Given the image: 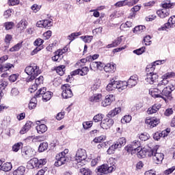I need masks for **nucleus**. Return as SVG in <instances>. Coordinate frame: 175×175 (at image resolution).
<instances>
[{
  "label": "nucleus",
  "mask_w": 175,
  "mask_h": 175,
  "mask_svg": "<svg viewBox=\"0 0 175 175\" xmlns=\"http://www.w3.org/2000/svg\"><path fill=\"white\" fill-rule=\"evenodd\" d=\"M152 148H140L139 150H136L137 157L138 158H146V157H152V152L151 151Z\"/></svg>",
  "instance_id": "9d476101"
},
{
  "label": "nucleus",
  "mask_w": 175,
  "mask_h": 175,
  "mask_svg": "<svg viewBox=\"0 0 175 175\" xmlns=\"http://www.w3.org/2000/svg\"><path fill=\"white\" fill-rule=\"evenodd\" d=\"M47 160L46 159H41L40 160L38 158L31 159L27 165V167L29 169H35V167H42L46 163Z\"/></svg>",
  "instance_id": "39448f33"
},
{
  "label": "nucleus",
  "mask_w": 175,
  "mask_h": 175,
  "mask_svg": "<svg viewBox=\"0 0 175 175\" xmlns=\"http://www.w3.org/2000/svg\"><path fill=\"white\" fill-rule=\"evenodd\" d=\"M62 96L64 99H69V98H72V96H73V92H72L69 84H64L62 85Z\"/></svg>",
  "instance_id": "6e6552de"
},
{
  "label": "nucleus",
  "mask_w": 175,
  "mask_h": 175,
  "mask_svg": "<svg viewBox=\"0 0 175 175\" xmlns=\"http://www.w3.org/2000/svg\"><path fill=\"white\" fill-rule=\"evenodd\" d=\"M117 69V66L114 63H108L104 66V70L107 73H114Z\"/></svg>",
  "instance_id": "6ab92c4d"
},
{
  "label": "nucleus",
  "mask_w": 175,
  "mask_h": 175,
  "mask_svg": "<svg viewBox=\"0 0 175 175\" xmlns=\"http://www.w3.org/2000/svg\"><path fill=\"white\" fill-rule=\"evenodd\" d=\"M174 6V3H170V1H167L162 4L163 9H172Z\"/></svg>",
  "instance_id": "09e8293b"
},
{
  "label": "nucleus",
  "mask_w": 175,
  "mask_h": 175,
  "mask_svg": "<svg viewBox=\"0 0 175 175\" xmlns=\"http://www.w3.org/2000/svg\"><path fill=\"white\" fill-rule=\"evenodd\" d=\"M99 162H100V156H97L94 159H92L91 165L96 166V165H98V163H99Z\"/></svg>",
  "instance_id": "bf43d9fd"
},
{
  "label": "nucleus",
  "mask_w": 175,
  "mask_h": 175,
  "mask_svg": "<svg viewBox=\"0 0 175 175\" xmlns=\"http://www.w3.org/2000/svg\"><path fill=\"white\" fill-rule=\"evenodd\" d=\"M48 147H49V144H47V142L41 143L38 147L39 152H43L44 151H46Z\"/></svg>",
  "instance_id": "a19ab883"
},
{
  "label": "nucleus",
  "mask_w": 175,
  "mask_h": 175,
  "mask_svg": "<svg viewBox=\"0 0 175 175\" xmlns=\"http://www.w3.org/2000/svg\"><path fill=\"white\" fill-rule=\"evenodd\" d=\"M55 70L57 75H59V76H64L65 73V66L64 65L59 66L56 68Z\"/></svg>",
  "instance_id": "ea45409f"
},
{
  "label": "nucleus",
  "mask_w": 175,
  "mask_h": 175,
  "mask_svg": "<svg viewBox=\"0 0 175 175\" xmlns=\"http://www.w3.org/2000/svg\"><path fill=\"white\" fill-rule=\"evenodd\" d=\"M157 14L160 18H166L170 14V10L163 8L157 11Z\"/></svg>",
  "instance_id": "aec40b11"
},
{
  "label": "nucleus",
  "mask_w": 175,
  "mask_h": 175,
  "mask_svg": "<svg viewBox=\"0 0 175 175\" xmlns=\"http://www.w3.org/2000/svg\"><path fill=\"white\" fill-rule=\"evenodd\" d=\"M154 70H155V64L153 62L146 66V72H150H150Z\"/></svg>",
  "instance_id": "69168bd1"
},
{
  "label": "nucleus",
  "mask_w": 175,
  "mask_h": 175,
  "mask_svg": "<svg viewBox=\"0 0 175 175\" xmlns=\"http://www.w3.org/2000/svg\"><path fill=\"white\" fill-rule=\"evenodd\" d=\"M139 137L142 142H146L150 139V135L147 133H144L139 135Z\"/></svg>",
  "instance_id": "6e6d98bb"
},
{
  "label": "nucleus",
  "mask_w": 175,
  "mask_h": 175,
  "mask_svg": "<svg viewBox=\"0 0 175 175\" xmlns=\"http://www.w3.org/2000/svg\"><path fill=\"white\" fill-rule=\"evenodd\" d=\"M103 117H105V115L102 114V113H98L96 115H95L93 118V121L94 122H102V120H103Z\"/></svg>",
  "instance_id": "79ce46f5"
},
{
  "label": "nucleus",
  "mask_w": 175,
  "mask_h": 175,
  "mask_svg": "<svg viewBox=\"0 0 175 175\" xmlns=\"http://www.w3.org/2000/svg\"><path fill=\"white\" fill-rule=\"evenodd\" d=\"M175 170V166H173L170 168H168L167 170H165L163 172V174L165 175H169V174H172V173Z\"/></svg>",
  "instance_id": "774afa93"
},
{
  "label": "nucleus",
  "mask_w": 175,
  "mask_h": 175,
  "mask_svg": "<svg viewBox=\"0 0 175 175\" xmlns=\"http://www.w3.org/2000/svg\"><path fill=\"white\" fill-rule=\"evenodd\" d=\"M137 81H139V77L137 75H132L126 81L127 85L129 88H132V87H135L136 84H137Z\"/></svg>",
  "instance_id": "a211bd4d"
},
{
  "label": "nucleus",
  "mask_w": 175,
  "mask_h": 175,
  "mask_svg": "<svg viewBox=\"0 0 175 175\" xmlns=\"http://www.w3.org/2000/svg\"><path fill=\"white\" fill-rule=\"evenodd\" d=\"M175 24V15L169 18L167 23H165L161 27L158 29V31H166L170 29V28H174Z\"/></svg>",
  "instance_id": "9b49d317"
},
{
  "label": "nucleus",
  "mask_w": 175,
  "mask_h": 175,
  "mask_svg": "<svg viewBox=\"0 0 175 175\" xmlns=\"http://www.w3.org/2000/svg\"><path fill=\"white\" fill-rule=\"evenodd\" d=\"M63 57L61 50H58L55 53V55L52 57V61H54L55 62H59V59Z\"/></svg>",
  "instance_id": "c85d7f7f"
},
{
  "label": "nucleus",
  "mask_w": 175,
  "mask_h": 175,
  "mask_svg": "<svg viewBox=\"0 0 175 175\" xmlns=\"http://www.w3.org/2000/svg\"><path fill=\"white\" fill-rule=\"evenodd\" d=\"M21 147H23V143L21 142H18L16 144H15L13 146H12V150L14 152H17L18 151V150H20V148H21Z\"/></svg>",
  "instance_id": "4d7b16f0"
},
{
  "label": "nucleus",
  "mask_w": 175,
  "mask_h": 175,
  "mask_svg": "<svg viewBox=\"0 0 175 175\" xmlns=\"http://www.w3.org/2000/svg\"><path fill=\"white\" fill-rule=\"evenodd\" d=\"M172 91H174V86H173V85L163 88L162 90H161L160 98L166 102V100H167V97L170 96Z\"/></svg>",
  "instance_id": "0eeeda50"
},
{
  "label": "nucleus",
  "mask_w": 175,
  "mask_h": 175,
  "mask_svg": "<svg viewBox=\"0 0 175 175\" xmlns=\"http://www.w3.org/2000/svg\"><path fill=\"white\" fill-rule=\"evenodd\" d=\"M18 74H12L9 77V80L11 83H14L18 79Z\"/></svg>",
  "instance_id": "e2e57ef3"
},
{
  "label": "nucleus",
  "mask_w": 175,
  "mask_h": 175,
  "mask_svg": "<svg viewBox=\"0 0 175 175\" xmlns=\"http://www.w3.org/2000/svg\"><path fill=\"white\" fill-rule=\"evenodd\" d=\"M133 148L136 151H139L140 148H142V144H140V141L139 140H134L133 142L131 143Z\"/></svg>",
  "instance_id": "473e14b6"
},
{
  "label": "nucleus",
  "mask_w": 175,
  "mask_h": 175,
  "mask_svg": "<svg viewBox=\"0 0 175 175\" xmlns=\"http://www.w3.org/2000/svg\"><path fill=\"white\" fill-rule=\"evenodd\" d=\"M12 163H5L2 164L0 170H3V172H10L12 170Z\"/></svg>",
  "instance_id": "2f4dec72"
},
{
  "label": "nucleus",
  "mask_w": 175,
  "mask_h": 175,
  "mask_svg": "<svg viewBox=\"0 0 175 175\" xmlns=\"http://www.w3.org/2000/svg\"><path fill=\"white\" fill-rule=\"evenodd\" d=\"M124 150L128 152H131L132 155H133V154H135L136 152V151L133 148V146H132L131 144L125 146Z\"/></svg>",
  "instance_id": "3c124183"
},
{
  "label": "nucleus",
  "mask_w": 175,
  "mask_h": 175,
  "mask_svg": "<svg viewBox=\"0 0 175 175\" xmlns=\"http://www.w3.org/2000/svg\"><path fill=\"white\" fill-rule=\"evenodd\" d=\"M27 27H28V22L25 19H22L17 23L16 29L21 33L27 29Z\"/></svg>",
  "instance_id": "f3484780"
},
{
  "label": "nucleus",
  "mask_w": 175,
  "mask_h": 175,
  "mask_svg": "<svg viewBox=\"0 0 175 175\" xmlns=\"http://www.w3.org/2000/svg\"><path fill=\"white\" fill-rule=\"evenodd\" d=\"M14 26V23L13 22H6L4 23V27L7 31H9V29H12Z\"/></svg>",
  "instance_id": "680f3d73"
},
{
  "label": "nucleus",
  "mask_w": 175,
  "mask_h": 175,
  "mask_svg": "<svg viewBox=\"0 0 175 175\" xmlns=\"http://www.w3.org/2000/svg\"><path fill=\"white\" fill-rule=\"evenodd\" d=\"M105 140H106V137L105 135H100L95 137L93 142L94 143H102V142H105Z\"/></svg>",
  "instance_id": "8fccbe9b"
},
{
  "label": "nucleus",
  "mask_w": 175,
  "mask_h": 175,
  "mask_svg": "<svg viewBox=\"0 0 175 175\" xmlns=\"http://www.w3.org/2000/svg\"><path fill=\"white\" fill-rule=\"evenodd\" d=\"M106 90L108 91V92H110V91H114V90H117V83L114 78L110 80V82L106 87Z\"/></svg>",
  "instance_id": "5701e85b"
},
{
  "label": "nucleus",
  "mask_w": 175,
  "mask_h": 175,
  "mask_svg": "<svg viewBox=\"0 0 175 175\" xmlns=\"http://www.w3.org/2000/svg\"><path fill=\"white\" fill-rule=\"evenodd\" d=\"M131 120H132V116L129 115H126L122 118L121 122L122 124H128V122H131Z\"/></svg>",
  "instance_id": "de8ad7c7"
},
{
  "label": "nucleus",
  "mask_w": 175,
  "mask_h": 175,
  "mask_svg": "<svg viewBox=\"0 0 175 175\" xmlns=\"http://www.w3.org/2000/svg\"><path fill=\"white\" fill-rule=\"evenodd\" d=\"M161 104H154L152 107H149L147 110L148 114H155L159 109H161Z\"/></svg>",
  "instance_id": "393cba45"
},
{
  "label": "nucleus",
  "mask_w": 175,
  "mask_h": 175,
  "mask_svg": "<svg viewBox=\"0 0 175 175\" xmlns=\"http://www.w3.org/2000/svg\"><path fill=\"white\" fill-rule=\"evenodd\" d=\"M43 24L44 28H46V29H49V28H51V27H53V19L43 20Z\"/></svg>",
  "instance_id": "4c0bfd02"
},
{
  "label": "nucleus",
  "mask_w": 175,
  "mask_h": 175,
  "mask_svg": "<svg viewBox=\"0 0 175 175\" xmlns=\"http://www.w3.org/2000/svg\"><path fill=\"white\" fill-rule=\"evenodd\" d=\"M90 102L92 103H98L102 100V94H93L89 98Z\"/></svg>",
  "instance_id": "a878e982"
},
{
  "label": "nucleus",
  "mask_w": 175,
  "mask_h": 175,
  "mask_svg": "<svg viewBox=\"0 0 175 175\" xmlns=\"http://www.w3.org/2000/svg\"><path fill=\"white\" fill-rule=\"evenodd\" d=\"M44 43V40H43L42 38H37L34 42L33 45L36 46L37 47L35 48L33 51L31 52V55H35V54H38L40 50L43 49V46H42V44Z\"/></svg>",
  "instance_id": "4468645a"
},
{
  "label": "nucleus",
  "mask_w": 175,
  "mask_h": 175,
  "mask_svg": "<svg viewBox=\"0 0 175 175\" xmlns=\"http://www.w3.org/2000/svg\"><path fill=\"white\" fill-rule=\"evenodd\" d=\"M161 91H162V89L157 88H150L149 90V94L152 96V98H161Z\"/></svg>",
  "instance_id": "412c9836"
},
{
  "label": "nucleus",
  "mask_w": 175,
  "mask_h": 175,
  "mask_svg": "<svg viewBox=\"0 0 175 175\" xmlns=\"http://www.w3.org/2000/svg\"><path fill=\"white\" fill-rule=\"evenodd\" d=\"M157 81H158V74L154 72H150L146 74L145 77V82L146 84H155L157 83Z\"/></svg>",
  "instance_id": "1a4fd4ad"
},
{
  "label": "nucleus",
  "mask_w": 175,
  "mask_h": 175,
  "mask_svg": "<svg viewBox=\"0 0 175 175\" xmlns=\"http://www.w3.org/2000/svg\"><path fill=\"white\" fill-rule=\"evenodd\" d=\"M160 120L159 118L155 117H147L145 120V124L150 129L155 128L158 124H159Z\"/></svg>",
  "instance_id": "ddd939ff"
},
{
  "label": "nucleus",
  "mask_w": 175,
  "mask_h": 175,
  "mask_svg": "<svg viewBox=\"0 0 175 175\" xmlns=\"http://www.w3.org/2000/svg\"><path fill=\"white\" fill-rule=\"evenodd\" d=\"M25 174V167L20 166L13 172V175H23Z\"/></svg>",
  "instance_id": "7c9ffc66"
},
{
  "label": "nucleus",
  "mask_w": 175,
  "mask_h": 175,
  "mask_svg": "<svg viewBox=\"0 0 175 175\" xmlns=\"http://www.w3.org/2000/svg\"><path fill=\"white\" fill-rule=\"evenodd\" d=\"M79 172L81 173L83 175H91L92 174V172L91 170L88 168H81Z\"/></svg>",
  "instance_id": "5fc2aeb1"
},
{
  "label": "nucleus",
  "mask_w": 175,
  "mask_h": 175,
  "mask_svg": "<svg viewBox=\"0 0 175 175\" xmlns=\"http://www.w3.org/2000/svg\"><path fill=\"white\" fill-rule=\"evenodd\" d=\"M144 31H146V26L143 25L136 26L133 29V33L136 34L142 33V32H144Z\"/></svg>",
  "instance_id": "c756f323"
},
{
  "label": "nucleus",
  "mask_w": 175,
  "mask_h": 175,
  "mask_svg": "<svg viewBox=\"0 0 175 175\" xmlns=\"http://www.w3.org/2000/svg\"><path fill=\"white\" fill-rule=\"evenodd\" d=\"M117 148H120L116 143H114L113 145H111L108 150H107V154L109 155H111V154H114L116 152V150Z\"/></svg>",
  "instance_id": "e433bc0d"
},
{
  "label": "nucleus",
  "mask_w": 175,
  "mask_h": 175,
  "mask_svg": "<svg viewBox=\"0 0 175 175\" xmlns=\"http://www.w3.org/2000/svg\"><path fill=\"white\" fill-rule=\"evenodd\" d=\"M56 160L55 165L56 166H62L69 161V150L65 149L63 152L56 155Z\"/></svg>",
  "instance_id": "7ed1b4c3"
},
{
  "label": "nucleus",
  "mask_w": 175,
  "mask_h": 175,
  "mask_svg": "<svg viewBox=\"0 0 175 175\" xmlns=\"http://www.w3.org/2000/svg\"><path fill=\"white\" fill-rule=\"evenodd\" d=\"M126 87H128V83L126 81H116V90L119 92H122L124 90H126Z\"/></svg>",
  "instance_id": "4be33fe9"
},
{
  "label": "nucleus",
  "mask_w": 175,
  "mask_h": 175,
  "mask_svg": "<svg viewBox=\"0 0 175 175\" xmlns=\"http://www.w3.org/2000/svg\"><path fill=\"white\" fill-rule=\"evenodd\" d=\"M88 72H90V69L87 66H85L80 69L81 76H85V75L88 74Z\"/></svg>",
  "instance_id": "0e129e2a"
},
{
  "label": "nucleus",
  "mask_w": 175,
  "mask_h": 175,
  "mask_svg": "<svg viewBox=\"0 0 175 175\" xmlns=\"http://www.w3.org/2000/svg\"><path fill=\"white\" fill-rule=\"evenodd\" d=\"M22 46H23V42H18V44L12 46L10 49V51H11L12 53H13L14 51H18V50L21 49Z\"/></svg>",
  "instance_id": "a18cd8bd"
},
{
  "label": "nucleus",
  "mask_w": 175,
  "mask_h": 175,
  "mask_svg": "<svg viewBox=\"0 0 175 175\" xmlns=\"http://www.w3.org/2000/svg\"><path fill=\"white\" fill-rule=\"evenodd\" d=\"M133 26V23H132V22L126 21L125 23H122L120 25V29H126V28H131Z\"/></svg>",
  "instance_id": "c03bdc74"
},
{
  "label": "nucleus",
  "mask_w": 175,
  "mask_h": 175,
  "mask_svg": "<svg viewBox=\"0 0 175 175\" xmlns=\"http://www.w3.org/2000/svg\"><path fill=\"white\" fill-rule=\"evenodd\" d=\"M52 97H53V92H49V91L46 92L42 95V100L44 102H48V100H50V99H51Z\"/></svg>",
  "instance_id": "f704fd0d"
},
{
  "label": "nucleus",
  "mask_w": 175,
  "mask_h": 175,
  "mask_svg": "<svg viewBox=\"0 0 175 175\" xmlns=\"http://www.w3.org/2000/svg\"><path fill=\"white\" fill-rule=\"evenodd\" d=\"M25 73L28 75V77L26 79L27 83H29V81H32L33 80H35L40 73H42V70L40 68H39V66L34 65V66H29L25 68Z\"/></svg>",
  "instance_id": "f03ea898"
},
{
  "label": "nucleus",
  "mask_w": 175,
  "mask_h": 175,
  "mask_svg": "<svg viewBox=\"0 0 175 175\" xmlns=\"http://www.w3.org/2000/svg\"><path fill=\"white\" fill-rule=\"evenodd\" d=\"M36 131L39 135H42L45 132H47V126L46 124H40L36 126Z\"/></svg>",
  "instance_id": "cd10ccee"
},
{
  "label": "nucleus",
  "mask_w": 175,
  "mask_h": 175,
  "mask_svg": "<svg viewBox=\"0 0 175 175\" xmlns=\"http://www.w3.org/2000/svg\"><path fill=\"white\" fill-rule=\"evenodd\" d=\"M145 51H146V47L142 46L138 49L134 50L133 53L134 54H136L137 55H142V54H143V53H144Z\"/></svg>",
  "instance_id": "864d4df0"
},
{
  "label": "nucleus",
  "mask_w": 175,
  "mask_h": 175,
  "mask_svg": "<svg viewBox=\"0 0 175 175\" xmlns=\"http://www.w3.org/2000/svg\"><path fill=\"white\" fill-rule=\"evenodd\" d=\"M116 163L114 162V159L113 157L110 158L108 161V164H103L97 167L96 173L97 174H107L109 173H112L116 170Z\"/></svg>",
  "instance_id": "f257e3e1"
},
{
  "label": "nucleus",
  "mask_w": 175,
  "mask_h": 175,
  "mask_svg": "<svg viewBox=\"0 0 175 175\" xmlns=\"http://www.w3.org/2000/svg\"><path fill=\"white\" fill-rule=\"evenodd\" d=\"M115 143L116 144L117 146L119 148H121V147L126 144V139H125V137H120Z\"/></svg>",
  "instance_id": "72a5a7b5"
},
{
  "label": "nucleus",
  "mask_w": 175,
  "mask_h": 175,
  "mask_svg": "<svg viewBox=\"0 0 175 175\" xmlns=\"http://www.w3.org/2000/svg\"><path fill=\"white\" fill-rule=\"evenodd\" d=\"M163 80L157 85L158 88H160V90H163L165 88V85H167L169 83V81L167 79H165L163 77V75L162 76Z\"/></svg>",
  "instance_id": "c9c22d12"
},
{
  "label": "nucleus",
  "mask_w": 175,
  "mask_h": 175,
  "mask_svg": "<svg viewBox=\"0 0 175 175\" xmlns=\"http://www.w3.org/2000/svg\"><path fill=\"white\" fill-rule=\"evenodd\" d=\"M163 78L164 79H174V77H175V72H168L165 74H164L163 75Z\"/></svg>",
  "instance_id": "052dcab7"
},
{
  "label": "nucleus",
  "mask_w": 175,
  "mask_h": 175,
  "mask_svg": "<svg viewBox=\"0 0 175 175\" xmlns=\"http://www.w3.org/2000/svg\"><path fill=\"white\" fill-rule=\"evenodd\" d=\"M80 35H81V33L80 32L72 33L70 35L68 36V40H70V42H73L75 38H77V36H80Z\"/></svg>",
  "instance_id": "49530a36"
},
{
  "label": "nucleus",
  "mask_w": 175,
  "mask_h": 175,
  "mask_svg": "<svg viewBox=\"0 0 175 175\" xmlns=\"http://www.w3.org/2000/svg\"><path fill=\"white\" fill-rule=\"evenodd\" d=\"M122 109L121 107H116L114 109L110 111L108 114L107 115V117L108 118H113V117H116L118 114H120L121 113Z\"/></svg>",
  "instance_id": "bb28decb"
},
{
  "label": "nucleus",
  "mask_w": 175,
  "mask_h": 175,
  "mask_svg": "<svg viewBox=\"0 0 175 175\" xmlns=\"http://www.w3.org/2000/svg\"><path fill=\"white\" fill-rule=\"evenodd\" d=\"M114 100H116L114 95L108 94L105 96L104 100L101 102V106H103V107H107V106H110Z\"/></svg>",
  "instance_id": "dca6fc26"
},
{
  "label": "nucleus",
  "mask_w": 175,
  "mask_h": 175,
  "mask_svg": "<svg viewBox=\"0 0 175 175\" xmlns=\"http://www.w3.org/2000/svg\"><path fill=\"white\" fill-rule=\"evenodd\" d=\"M139 2V0H123L118 1L115 3V6L116 8H122V6H129V8H132L134 5H136Z\"/></svg>",
  "instance_id": "f8f14e48"
},
{
  "label": "nucleus",
  "mask_w": 175,
  "mask_h": 175,
  "mask_svg": "<svg viewBox=\"0 0 175 175\" xmlns=\"http://www.w3.org/2000/svg\"><path fill=\"white\" fill-rule=\"evenodd\" d=\"M21 152L24 158H31L32 157V149L29 147L23 148Z\"/></svg>",
  "instance_id": "b1692460"
},
{
  "label": "nucleus",
  "mask_w": 175,
  "mask_h": 175,
  "mask_svg": "<svg viewBox=\"0 0 175 175\" xmlns=\"http://www.w3.org/2000/svg\"><path fill=\"white\" fill-rule=\"evenodd\" d=\"M113 125H114V120L111 119V118L109 117L103 120V121L100 122V126L103 128V129H109V128H111Z\"/></svg>",
  "instance_id": "2eb2a0df"
},
{
  "label": "nucleus",
  "mask_w": 175,
  "mask_h": 175,
  "mask_svg": "<svg viewBox=\"0 0 175 175\" xmlns=\"http://www.w3.org/2000/svg\"><path fill=\"white\" fill-rule=\"evenodd\" d=\"M11 119L10 117L6 116L4 118L3 120L1 122V125L3 126H8V125H10Z\"/></svg>",
  "instance_id": "603ef678"
},
{
  "label": "nucleus",
  "mask_w": 175,
  "mask_h": 175,
  "mask_svg": "<svg viewBox=\"0 0 175 175\" xmlns=\"http://www.w3.org/2000/svg\"><path fill=\"white\" fill-rule=\"evenodd\" d=\"M90 70L95 71L98 69V64L96 62H92L90 65Z\"/></svg>",
  "instance_id": "338daca9"
},
{
  "label": "nucleus",
  "mask_w": 175,
  "mask_h": 175,
  "mask_svg": "<svg viewBox=\"0 0 175 175\" xmlns=\"http://www.w3.org/2000/svg\"><path fill=\"white\" fill-rule=\"evenodd\" d=\"M94 122L92 121H88L83 122V126L84 129H90L92 126Z\"/></svg>",
  "instance_id": "13d9d810"
},
{
  "label": "nucleus",
  "mask_w": 175,
  "mask_h": 175,
  "mask_svg": "<svg viewBox=\"0 0 175 175\" xmlns=\"http://www.w3.org/2000/svg\"><path fill=\"white\" fill-rule=\"evenodd\" d=\"M80 38L85 43H91L92 39H94V36H82Z\"/></svg>",
  "instance_id": "37998d69"
},
{
  "label": "nucleus",
  "mask_w": 175,
  "mask_h": 175,
  "mask_svg": "<svg viewBox=\"0 0 175 175\" xmlns=\"http://www.w3.org/2000/svg\"><path fill=\"white\" fill-rule=\"evenodd\" d=\"M87 159V151L83 148L77 150L75 154V161L77 163H79L81 166L85 165V160Z\"/></svg>",
  "instance_id": "423d86ee"
},
{
  "label": "nucleus",
  "mask_w": 175,
  "mask_h": 175,
  "mask_svg": "<svg viewBox=\"0 0 175 175\" xmlns=\"http://www.w3.org/2000/svg\"><path fill=\"white\" fill-rule=\"evenodd\" d=\"M12 68H13V64L10 63H8L3 66H0V73H2V72H6L7 70L12 69Z\"/></svg>",
  "instance_id": "58836bf2"
},
{
  "label": "nucleus",
  "mask_w": 175,
  "mask_h": 175,
  "mask_svg": "<svg viewBox=\"0 0 175 175\" xmlns=\"http://www.w3.org/2000/svg\"><path fill=\"white\" fill-rule=\"evenodd\" d=\"M159 150V146L156 145L153 148L151 149L152 157L154 162L157 165L162 163L163 161L164 155L163 153L158 152Z\"/></svg>",
  "instance_id": "20e7f679"
}]
</instances>
